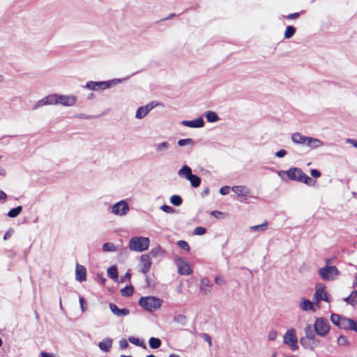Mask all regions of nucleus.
<instances>
[{"label": "nucleus", "instance_id": "27", "mask_svg": "<svg viewBox=\"0 0 357 357\" xmlns=\"http://www.w3.org/2000/svg\"><path fill=\"white\" fill-rule=\"evenodd\" d=\"M188 180L190 182V184L193 188H197L201 184V178L193 174L188 178Z\"/></svg>", "mask_w": 357, "mask_h": 357}, {"label": "nucleus", "instance_id": "34", "mask_svg": "<svg viewBox=\"0 0 357 357\" xmlns=\"http://www.w3.org/2000/svg\"><path fill=\"white\" fill-rule=\"evenodd\" d=\"M121 294L123 296H130L133 294V287L132 286H128L121 289L120 291Z\"/></svg>", "mask_w": 357, "mask_h": 357}, {"label": "nucleus", "instance_id": "33", "mask_svg": "<svg viewBox=\"0 0 357 357\" xmlns=\"http://www.w3.org/2000/svg\"><path fill=\"white\" fill-rule=\"evenodd\" d=\"M170 202L176 206H178L180 205H181L182 202H183V199L181 198V196L179 195H172L170 198Z\"/></svg>", "mask_w": 357, "mask_h": 357}, {"label": "nucleus", "instance_id": "39", "mask_svg": "<svg viewBox=\"0 0 357 357\" xmlns=\"http://www.w3.org/2000/svg\"><path fill=\"white\" fill-rule=\"evenodd\" d=\"M129 341L137 346L142 347L143 348H146V345L143 342H141L139 338H136L134 337H129Z\"/></svg>", "mask_w": 357, "mask_h": 357}, {"label": "nucleus", "instance_id": "28", "mask_svg": "<svg viewBox=\"0 0 357 357\" xmlns=\"http://www.w3.org/2000/svg\"><path fill=\"white\" fill-rule=\"evenodd\" d=\"M149 344L151 349H155L161 346L162 342L159 338L152 337L149 339Z\"/></svg>", "mask_w": 357, "mask_h": 357}, {"label": "nucleus", "instance_id": "16", "mask_svg": "<svg viewBox=\"0 0 357 357\" xmlns=\"http://www.w3.org/2000/svg\"><path fill=\"white\" fill-rule=\"evenodd\" d=\"M305 338H307V340H310L312 341V344L317 345L319 344V340H316L315 337V333L314 331L312 329V327L311 325H307L305 328Z\"/></svg>", "mask_w": 357, "mask_h": 357}, {"label": "nucleus", "instance_id": "7", "mask_svg": "<svg viewBox=\"0 0 357 357\" xmlns=\"http://www.w3.org/2000/svg\"><path fill=\"white\" fill-rule=\"evenodd\" d=\"M314 326L315 332L321 336L326 335L329 331V325L323 319H317Z\"/></svg>", "mask_w": 357, "mask_h": 357}, {"label": "nucleus", "instance_id": "4", "mask_svg": "<svg viewBox=\"0 0 357 357\" xmlns=\"http://www.w3.org/2000/svg\"><path fill=\"white\" fill-rule=\"evenodd\" d=\"M331 320L333 324L345 330H351L352 325L354 324V320L342 317L337 314H332Z\"/></svg>", "mask_w": 357, "mask_h": 357}, {"label": "nucleus", "instance_id": "51", "mask_svg": "<svg viewBox=\"0 0 357 357\" xmlns=\"http://www.w3.org/2000/svg\"><path fill=\"white\" fill-rule=\"evenodd\" d=\"M310 174L314 178H318L321 176V173L317 169H312L310 171Z\"/></svg>", "mask_w": 357, "mask_h": 357}, {"label": "nucleus", "instance_id": "56", "mask_svg": "<svg viewBox=\"0 0 357 357\" xmlns=\"http://www.w3.org/2000/svg\"><path fill=\"white\" fill-rule=\"evenodd\" d=\"M211 215L216 218H218L220 215H222V213L218 211H213L211 212Z\"/></svg>", "mask_w": 357, "mask_h": 357}, {"label": "nucleus", "instance_id": "9", "mask_svg": "<svg viewBox=\"0 0 357 357\" xmlns=\"http://www.w3.org/2000/svg\"><path fill=\"white\" fill-rule=\"evenodd\" d=\"M140 262H141V266H142V272L144 274H146L151 266V259L149 255H142L140 257Z\"/></svg>", "mask_w": 357, "mask_h": 357}, {"label": "nucleus", "instance_id": "41", "mask_svg": "<svg viewBox=\"0 0 357 357\" xmlns=\"http://www.w3.org/2000/svg\"><path fill=\"white\" fill-rule=\"evenodd\" d=\"M177 245L183 250H186L188 252L190 251V245L188 243V242H186L185 241H178L177 242Z\"/></svg>", "mask_w": 357, "mask_h": 357}, {"label": "nucleus", "instance_id": "6", "mask_svg": "<svg viewBox=\"0 0 357 357\" xmlns=\"http://www.w3.org/2000/svg\"><path fill=\"white\" fill-rule=\"evenodd\" d=\"M284 342L289 345L292 350L298 349L295 329L291 328L287 331L284 335Z\"/></svg>", "mask_w": 357, "mask_h": 357}, {"label": "nucleus", "instance_id": "30", "mask_svg": "<svg viewBox=\"0 0 357 357\" xmlns=\"http://www.w3.org/2000/svg\"><path fill=\"white\" fill-rule=\"evenodd\" d=\"M296 33V28L293 26H287L285 31L284 33V38L289 39L291 38Z\"/></svg>", "mask_w": 357, "mask_h": 357}, {"label": "nucleus", "instance_id": "12", "mask_svg": "<svg viewBox=\"0 0 357 357\" xmlns=\"http://www.w3.org/2000/svg\"><path fill=\"white\" fill-rule=\"evenodd\" d=\"M77 98L74 96L59 95L58 103L64 106H72L75 104Z\"/></svg>", "mask_w": 357, "mask_h": 357}, {"label": "nucleus", "instance_id": "21", "mask_svg": "<svg viewBox=\"0 0 357 357\" xmlns=\"http://www.w3.org/2000/svg\"><path fill=\"white\" fill-rule=\"evenodd\" d=\"M314 296L317 297V299H320L326 302H329L328 293L324 290V288L317 289Z\"/></svg>", "mask_w": 357, "mask_h": 357}, {"label": "nucleus", "instance_id": "3", "mask_svg": "<svg viewBox=\"0 0 357 357\" xmlns=\"http://www.w3.org/2000/svg\"><path fill=\"white\" fill-rule=\"evenodd\" d=\"M149 244L150 241L147 237H132L129 241V248L132 251L143 252L149 248Z\"/></svg>", "mask_w": 357, "mask_h": 357}, {"label": "nucleus", "instance_id": "58", "mask_svg": "<svg viewBox=\"0 0 357 357\" xmlns=\"http://www.w3.org/2000/svg\"><path fill=\"white\" fill-rule=\"evenodd\" d=\"M351 330L357 332V321H354V324L352 325V328Z\"/></svg>", "mask_w": 357, "mask_h": 357}, {"label": "nucleus", "instance_id": "57", "mask_svg": "<svg viewBox=\"0 0 357 357\" xmlns=\"http://www.w3.org/2000/svg\"><path fill=\"white\" fill-rule=\"evenodd\" d=\"M41 357H56L54 354L41 352Z\"/></svg>", "mask_w": 357, "mask_h": 357}, {"label": "nucleus", "instance_id": "31", "mask_svg": "<svg viewBox=\"0 0 357 357\" xmlns=\"http://www.w3.org/2000/svg\"><path fill=\"white\" fill-rule=\"evenodd\" d=\"M206 118L208 122L214 123L218 120V114L212 111H208L206 114Z\"/></svg>", "mask_w": 357, "mask_h": 357}, {"label": "nucleus", "instance_id": "46", "mask_svg": "<svg viewBox=\"0 0 357 357\" xmlns=\"http://www.w3.org/2000/svg\"><path fill=\"white\" fill-rule=\"evenodd\" d=\"M278 333L275 331H271L269 332L268 335V340H274L277 337Z\"/></svg>", "mask_w": 357, "mask_h": 357}, {"label": "nucleus", "instance_id": "26", "mask_svg": "<svg viewBox=\"0 0 357 357\" xmlns=\"http://www.w3.org/2000/svg\"><path fill=\"white\" fill-rule=\"evenodd\" d=\"M344 301L351 305L357 304V291H352L350 295L344 298Z\"/></svg>", "mask_w": 357, "mask_h": 357}, {"label": "nucleus", "instance_id": "38", "mask_svg": "<svg viewBox=\"0 0 357 357\" xmlns=\"http://www.w3.org/2000/svg\"><path fill=\"white\" fill-rule=\"evenodd\" d=\"M188 144H190V145L194 144V141L190 138L181 139H179L178 142V145L180 146H183L188 145Z\"/></svg>", "mask_w": 357, "mask_h": 357}, {"label": "nucleus", "instance_id": "59", "mask_svg": "<svg viewBox=\"0 0 357 357\" xmlns=\"http://www.w3.org/2000/svg\"><path fill=\"white\" fill-rule=\"evenodd\" d=\"M348 141H349V142L352 144L354 145V146L357 148V141H355V140H353V139H349Z\"/></svg>", "mask_w": 357, "mask_h": 357}, {"label": "nucleus", "instance_id": "19", "mask_svg": "<svg viewBox=\"0 0 357 357\" xmlns=\"http://www.w3.org/2000/svg\"><path fill=\"white\" fill-rule=\"evenodd\" d=\"M178 271L180 274L185 275H190L192 272L189 264L185 261H182L178 264Z\"/></svg>", "mask_w": 357, "mask_h": 357}, {"label": "nucleus", "instance_id": "64", "mask_svg": "<svg viewBox=\"0 0 357 357\" xmlns=\"http://www.w3.org/2000/svg\"><path fill=\"white\" fill-rule=\"evenodd\" d=\"M120 357H132L131 356L121 355Z\"/></svg>", "mask_w": 357, "mask_h": 357}, {"label": "nucleus", "instance_id": "2", "mask_svg": "<svg viewBox=\"0 0 357 357\" xmlns=\"http://www.w3.org/2000/svg\"><path fill=\"white\" fill-rule=\"evenodd\" d=\"M162 303L161 299L155 296L142 297L139 301V305L149 312L159 309Z\"/></svg>", "mask_w": 357, "mask_h": 357}, {"label": "nucleus", "instance_id": "62", "mask_svg": "<svg viewBox=\"0 0 357 357\" xmlns=\"http://www.w3.org/2000/svg\"><path fill=\"white\" fill-rule=\"evenodd\" d=\"M131 277V275L129 273H127L125 275V278H128V279H130Z\"/></svg>", "mask_w": 357, "mask_h": 357}, {"label": "nucleus", "instance_id": "50", "mask_svg": "<svg viewBox=\"0 0 357 357\" xmlns=\"http://www.w3.org/2000/svg\"><path fill=\"white\" fill-rule=\"evenodd\" d=\"M49 105L48 102L46 100V97H45L44 98H43L40 101H38V102L35 106V108H37L38 107H40V106H42V105Z\"/></svg>", "mask_w": 357, "mask_h": 357}, {"label": "nucleus", "instance_id": "22", "mask_svg": "<svg viewBox=\"0 0 357 357\" xmlns=\"http://www.w3.org/2000/svg\"><path fill=\"white\" fill-rule=\"evenodd\" d=\"M112 341L109 338L103 340L99 343V347L102 351H109L112 348Z\"/></svg>", "mask_w": 357, "mask_h": 357}, {"label": "nucleus", "instance_id": "49", "mask_svg": "<svg viewBox=\"0 0 357 357\" xmlns=\"http://www.w3.org/2000/svg\"><path fill=\"white\" fill-rule=\"evenodd\" d=\"M169 147V144L166 142H162L158 144V151H162L163 149H166Z\"/></svg>", "mask_w": 357, "mask_h": 357}, {"label": "nucleus", "instance_id": "35", "mask_svg": "<svg viewBox=\"0 0 357 357\" xmlns=\"http://www.w3.org/2000/svg\"><path fill=\"white\" fill-rule=\"evenodd\" d=\"M46 100L48 102L49 105L52 104H57L59 101V95L52 94L46 96Z\"/></svg>", "mask_w": 357, "mask_h": 357}, {"label": "nucleus", "instance_id": "52", "mask_svg": "<svg viewBox=\"0 0 357 357\" xmlns=\"http://www.w3.org/2000/svg\"><path fill=\"white\" fill-rule=\"evenodd\" d=\"M287 154V151L284 149H281L275 153V155L278 158H282Z\"/></svg>", "mask_w": 357, "mask_h": 357}, {"label": "nucleus", "instance_id": "48", "mask_svg": "<svg viewBox=\"0 0 357 357\" xmlns=\"http://www.w3.org/2000/svg\"><path fill=\"white\" fill-rule=\"evenodd\" d=\"M229 186H223L220 189V193L222 195H226L229 193Z\"/></svg>", "mask_w": 357, "mask_h": 357}, {"label": "nucleus", "instance_id": "15", "mask_svg": "<svg viewBox=\"0 0 357 357\" xmlns=\"http://www.w3.org/2000/svg\"><path fill=\"white\" fill-rule=\"evenodd\" d=\"M153 107H154L153 103L151 102V103H150V105H147L145 107H139L136 112V114H135L136 118H137V119L144 118L148 114V112L152 108H153Z\"/></svg>", "mask_w": 357, "mask_h": 357}, {"label": "nucleus", "instance_id": "60", "mask_svg": "<svg viewBox=\"0 0 357 357\" xmlns=\"http://www.w3.org/2000/svg\"><path fill=\"white\" fill-rule=\"evenodd\" d=\"M205 335L206 336V341H208L209 344H211V338L207 335Z\"/></svg>", "mask_w": 357, "mask_h": 357}, {"label": "nucleus", "instance_id": "13", "mask_svg": "<svg viewBox=\"0 0 357 357\" xmlns=\"http://www.w3.org/2000/svg\"><path fill=\"white\" fill-rule=\"evenodd\" d=\"M75 278L79 282H84L86 280V270L84 266L77 264Z\"/></svg>", "mask_w": 357, "mask_h": 357}, {"label": "nucleus", "instance_id": "25", "mask_svg": "<svg viewBox=\"0 0 357 357\" xmlns=\"http://www.w3.org/2000/svg\"><path fill=\"white\" fill-rule=\"evenodd\" d=\"M108 276L114 281H117L118 279V270L116 266H112L107 269Z\"/></svg>", "mask_w": 357, "mask_h": 357}, {"label": "nucleus", "instance_id": "8", "mask_svg": "<svg viewBox=\"0 0 357 357\" xmlns=\"http://www.w3.org/2000/svg\"><path fill=\"white\" fill-rule=\"evenodd\" d=\"M128 210V205L125 201H120L112 207V213L115 215H125Z\"/></svg>", "mask_w": 357, "mask_h": 357}, {"label": "nucleus", "instance_id": "43", "mask_svg": "<svg viewBox=\"0 0 357 357\" xmlns=\"http://www.w3.org/2000/svg\"><path fill=\"white\" fill-rule=\"evenodd\" d=\"M215 282L218 285H222V284H226V281H225V278L221 275H217L215 278Z\"/></svg>", "mask_w": 357, "mask_h": 357}, {"label": "nucleus", "instance_id": "37", "mask_svg": "<svg viewBox=\"0 0 357 357\" xmlns=\"http://www.w3.org/2000/svg\"><path fill=\"white\" fill-rule=\"evenodd\" d=\"M116 250V246L113 243H106L102 245V250L104 252H112Z\"/></svg>", "mask_w": 357, "mask_h": 357}, {"label": "nucleus", "instance_id": "24", "mask_svg": "<svg viewBox=\"0 0 357 357\" xmlns=\"http://www.w3.org/2000/svg\"><path fill=\"white\" fill-rule=\"evenodd\" d=\"M291 139L294 143L305 144L307 137L301 135L299 132H295L292 135Z\"/></svg>", "mask_w": 357, "mask_h": 357}, {"label": "nucleus", "instance_id": "45", "mask_svg": "<svg viewBox=\"0 0 357 357\" xmlns=\"http://www.w3.org/2000/svg\"><path fill=\"white\" fill-rule=\"evenodd\" d=\"M161 209L167 213H173L174 211V210L173 209V208H172L171 206H167V205H163L161 206Z\"/></svg>", "mask_w": 357, "mask_h": 357}, {"label": "nucleus", "instance_id": "11", "mask_svg": "<svg viewBox=\"0 0 357 357\" xmlns=\"http://www.w3.org/2000/svg\"><path fill=\"white\" fill-rule=\"evenodd\" d=\"M109 84L106 82H89L86 84V87L89 89L98 91L99 89H105L108 88Z\"/></svg>", "mask_w": 357, "mask_h": 357}, {"label": "nucleus", "instance_id": "1", "mask_svg": "<svg viewBox=\"0 0 357 357\" xmlns=\"http://www.w3.org/2000/svg\"><path fill=\"white\" fill-rule=\"evenodd\" d=\"M287 177L291 180L298 181L304 183L308 185H314L316 183L314 180L305 174L301 169L293 167L285 172Z\"/></svg>", "mask_w": 357, "mask_h": 357}, {"label": "nucleus", "instance_id": "18", "mask_svg": "<svg viewBox=\"0 0 357 357\" xmlns=\"http://www.w3.org/2000/svg\"><path fill=\"white\" fill-rule=\"evenodd\" d=\"M231 190L238 197H246L250 192L248 188L244 185L234 186L232 187Z\"/></svg>", "mask_w": 357, "mask_h": 357}, {"label": "nucleus", "instance_id": "63", "mask_svg": "<svg viewBox=\"0 0 357 357\" xmlns=\"http://www.w3.org/2000/svg\"><path fill=\"white\" fill-rule=\"evenodd\" d=\"M169 357H180V356L178 355H176V354H171Z\"/></svg>", "mask_w": 357, "mask_h": 357}, {"label": "nucleus", "instance_id": "17", "mask_svg": "<svg viewBox=\"0 0 357 357\" xmlns=\"http://www.w3.org/2000/svg\"><path fill=\"white\" fill-rule=\"evenodd\" d=\"M182 123L190 128H202L204 126V120L202 118L197 119L192 121H183Z\"/></svg>", "mask_w": 357, "mask_h": 357}, {"label": "nucleus", "instance_id": "10", "mask_svg": "<svg viewBox=\"0 0 357 357\" xmlns=\"http://www.w3.org/2000/svg\"><path fill=\"white\" fill-rule=\"evenodd\" d=\"M213 289L212 282L207 278H202L200 281V291L202 294H208L211 292Z\"/></svg>", "mask_w": 357, "mask_h": 357}, {"label": "nucleus", "instance_id": "40", "mask_svg": "<svg viewBox=\"0 0 357 357\" xmlns=\"http://www.w3.org/2000/svg\"><path fill=\"white\" fill-rule=\"evenodd\" d=\"M267 225H268V222L266 221L264 223H263L261 225L252 226V227H250V229L253 231H259V230L264 231L266 229Z\"/></svg>", "mask_w": 357, "mask_h": 357}, {"label": "nucleus", "instance_id": "23", "mask_svg": "<svg viewBox=\"0 0 357 357\" xmlns=\"http://www.w3.org/2000/svg\"><path fill=\"white\" fill-rule=\"evenodd\" d=\"M192 169L188 165H184L178 172V175L181 177H184L185 178H188L191 175Z\"/></svg>", "mask_w": 357, "mask_h": 357}, {"label": "nucleus", "instance_id": "42", "mask_svg": "<svg viewBox=\"0 0 357 357\" xmlns=\"http://www.w3.org/2000/svg\"><path fill=\"white\" fill-rule=\"evenodd\" d=\"M206 233V229L203 227H197L194 230L195 235H204Z\"/></svg>", "mask_w": 357, "mask_h": 357}, {"label": "nucleus", "instance_id": "14", "mask_svg": "<svg viewBox=\"0 0 357 357\" xmlns=\"http://www.w3.org/2000/svg\"><path fill=\"white\" fill-rule=\"evenodd\" d=\"M109 308L112 312L118 317H124L130 313V311L128 309H120L114 303H109Z\"/></svg>", "mask_w": 357, "mask_h": 357}, {"label": "nucleus", "instance_id": "29", "mask_svg": "<svg viewBox=\"0 0 357 357\" xmlns=\"http://www.w3.org/2000/svg\"><path fill=\"white\" fill-rule=\"evenodd\" d=\"M300 307L302 310L306 311L308 310H314V306L312 302L307 299H303L302 302L300 304Z\"/></svg>", "mask_w": 357, "mask_h": 357}, {"label": "nucleus", "instance_id": "54", "mask_svg": "<svg viewBox=\"0 0 357 357\" xmlns=\"http://www.w3.org/2000/svg\"><path fill=\"white\" fill-rule=\"evenodd\" d=\"M347 342L346 337L344 336L340 335L338 338V343L340 344H346Z\"/></svg>", "mask_w": 357, "mask_h": 357}, {"label": "nucleus", "instance_id": "5", "mask_svg": "<svg viewBox=\"0 0 357 357\" xmlns=\"http://www.w3.org/2000/svg\"><path fill=\"white\" fill-rule=\"evenodd\" d=\"M319 273L321 278L325 280H332L340 274V271L336 266H325L319 271Z\"/></svg>", "mask_w": 357, "mask_h": 357}, {"label": "nucleus", "instance_id": "47", "mask_svg": "<svg viewBox=\"0 0 357 357\" xmlns=\"http://www.w3.org/2000/svg\"><path fill=\"white\" fill-rule=\"evenodd\" d=\"M119 346H120L121 349H126L129 346V344H128V341L126 339H122L119 342Z\"/></svg>", "mask_w": 357, "mask_h": 357}, {"label": "nucleus", "instance_id": "32", "mask_svg": "<svg viewBox=\"0 0 357 357\" xmlns=\"http://www.w3.org/2000/svg\"><path fill=\"white\" fill-rule=\"evenodd\" d=\"M22 207L21 206H18L10 209L8 213V216L10 218H15L22 212Z\"/></svg>", "mask_w": 357, "mask_h": 357}, {"label": "nucleus", "instance_id": "55", "mask_svg": "<svg viewBox=\"0 0 357 357\" xmlns=\"http://www.w3.org/2000/svg\"><path fill=\"white\" fill-rule=\"evenodd\" d=\"M6 198V194L3 190H0V202H5Z\"/></svg>", "mask_w": 357, "mask_h": 357}, {"label": "nucleus", "instance_id": "36", "mask_svg": "<svg viewBox=\"0 0 357 357\" xmlns=\"http://www.w3.org/2000/svg\"><path fill=\"white\" fill-rule=\"evenodd\" d=\"M310 341V340H307V338L305 337H301L300 339V343L303 347L306 349H313V346L311 345Z\"/></svg>", "mask_w": 357, "mask_h": 357}, {"label": "nucleus", "instance_id": "20", "mask_svg": "<svg viewBox=\"0 0 357 357\" xmlns=\"http://www.w3.org/2000/svg\"><path fill=\"white\" fill-rule=\"evenodd\" d=\"M305 144L310 148L315 149L322 146L323 143L318 139L307 137Z\"/></svg>", "mask_w": 357, "mask_h": 357}, {"label": "nucleus", "instance_id": "44", "mask_svg": "<svg viewBox=\"0 0 357 357\" xmlns=\"http://www.w3.org/2000/svg\"><path fill=\"white\" fill-rule=\"evenodd\" d=\"M79 301L80 303L81 309L82 312H85L87 309V303H86L83 297H79Z\"/></svg>", "mask_w": 357, "mask_h": 357}, {"label": "nucleus", "instance_id": "53", "mask_svg": "<svg viewBox=\"0 0 357 357\" xmlns=\"http://www.w3.org/2000/svg\"><path fill=\"white\" fill-rule=\"evenodd\" d=\"M299 15H300L299 13H294L291 14H289L287 16V18L289 20H294V19L298 18L299 17Z\"/></svg>", "mask_w": 357, "mask_h": 357}, {"label": "nucleus", "instance_id": "61", "mask_svg": "<svg viewBox=\"0 0 357 357\" xmlns=\"http://www.w3.org/2000/svg\"><path fill=\"white\" fill-rule=\"evenodd\" d=\"M10 236V234L8 232H6L3 236V238L6 240Z\"/></svg>", "mask_w": 357, "mask_h": 357}]
</instances>
